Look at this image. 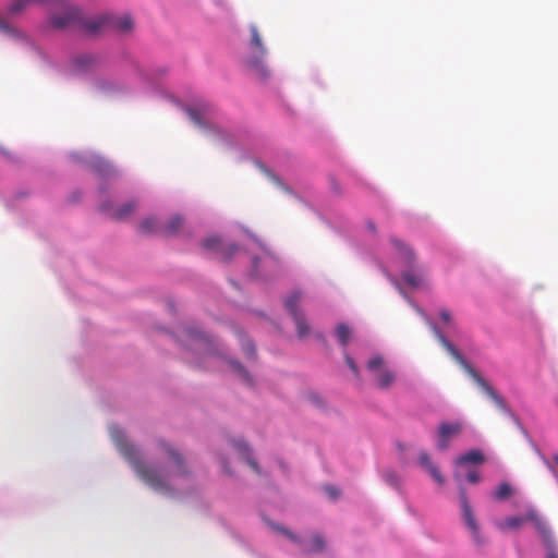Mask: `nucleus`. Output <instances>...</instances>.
<instances>
[{
    "mask_svg": "<svg viewBox=\"0 0 558 558\" xmlns=\"http://www.w3.org/2000/svg\"><path fill=\"white\" fill-rule=\"evenodd\" d=\"M110 436L120 453L129 461L136 475L156 492H167L169 486L167 480L169 473H161L159 470L148 466L141 459L140 450L130 442L123 430L118 426L110 427Z\"/></svg>",
    "mask_w": 558,
    "mask_h": 558,
    "instance_id": "nucleus-1",
    "label": "nucleus"
},
{
    "mask_svg": "<svg viewBox=\"0 0 558 558\" xmlns=\"http://www.w3.org/2000/svg\"><path fill=\"white\" fill-rule=\"evenodd\" d=\"M184 332L189 350H192L198 354L199 362L206 360H223L230 364L232 371L241 376V378L247 385L253 384L252 377L244 368V366L238 361L226 360L216 348L213 339H210L207 335L203 333L196 328H187Z\"/></svg>",
    "mask_w": 558,
    "mask_h": 558,
    "instance_id": "nucleus-2",
    "label": "nucleus"
},
{
    "mask_svg": "<svg viewBox=\"0 0 558 558\" xmlns=\"http://www.w3.org/2000/svg\"><path fill=\"white\" fill-rule=\"evenodd\" d=\"M390 243L403 258L407 267L409 268L402 272L403 281L411 288L424 287L426 283L425 272L423 268L413 267L416 260V255L413 250L408 244L395 236L390 238Z\"/></svg>",
    "mask_w": 558,
    "mask_h": 558,
    "instance_id": "nucleus-3",
    "label": "nucleus"
},
{
    "mask_svg": "<svg viewBox=\"0 0 558 558\" xmlns=\"http://www.w3.org/2000/svg\"><path fill=\"white\" fill-rule=\"evenodd\" d=\"M251 46L254 49V54L246 60L248 69L259 78H266L269 75L264 58L267 50L262 41L260 34L255 25H251Z\"/></svg>",
    "mask_w": 558,
    "mask_h": 558,
    "instance_id": "nucleus-4",
    "label": "nucleus"
},
{
    "mask_svg": "<svg viewBox=\"0 0 558 558\" xmlns=\"http://www.w3.org/2000/svg\"><path fill=\"white\" fill-rule=\"evenodd\" d=\"M367 369L374 374L377 386L381 389H387L395 383V373L386 366L384 359L379 355L369 359Z\"/></svg>",
    "mask_w": 558,
    "mask_h": 558,
    "instance_id": "nucleus-5",
    "label": "nucleus"
},
{
    "mask_svg": "<svg viewBox=\"0 0 558 558\" xmlns=\"http://www.w3.org/2000/svg\"><path fill=\"white\" fill-rule=\"evenodd\" d=\"M463 430V423L460 421L441 422L436 434V447L440 451L449 448L450 442L458 438Z\"/></svg>",
    "mask_w": 558,
    "mask_h": 558,
    "instance_id": "nucleus-6",
    "label": "nucleus"
},
{
    "mask_svg": "<svg viewBox=\"0 0 558 558\" xmlns=\"http://www.w3.org/2000/svg\"><path fill=\"white\" fill-rule=\"evenodd\" d=\"M61 4L64 10L62 13L53 14L50 17L51 26L58 29H63L65 27L78 24L81 22L80 9L74 5L65 3V0H63V3Z\"/></svg>",
    "mask_w": 558,
    "mask_h": 558,
    "instance_id": "nucleus-7",
    "label": "nucleus"
},
{
    "mask_svg": "<svg viewBox=\"0 0 558 558\" xmlns=\"http://www.w3.org/2000/svg\"><path fill=\"white\" fill-rule=\"evenodd\" d=\"M459 495H460V504L462 507V515H463L464 523L468 526V529L471 531L474 542L477 544H483L484 539L481 535L480 525L475 519V515H474L471 505L469 502L465 490L463 488H461Z\"/></svg>",
    "mask_w": 558,
    "mask_h": 558,
    "instance_id": "nucleus-8",
    "label": "nucleus"
},
{
    "mask_svg": "<svg viewBox=\"0 0 558 558\" xmlns=\"http://www.w3.org/2000/svg\"><path fill=\"white\" fill-rule=\"evenodd\" d=\"M433 329L442 347L465 369L473 380L475 381L476 378H480L481 375L465 361L457 348L438 330V328L434 326Z\"/></svg>",
    "mask_w": 558,
    "mask_h": 558,
    "instance_id": "nucleus-9",
    "label": "nucleus"
},
{
    "mask_svg": "<svg viewBox=\"0 0 558 558\" xmlns=\"http://www.w3.org/2000/svg\"><path fill=\"white\" fill-rule=\"evenodd\" d=\"M433 329L442 347L465 369L473 380L475 381L476 378H480L481 375L465 361L457 348L438 330V328L434 326Z\"/></svg>",
    "mask_w": 558,
    "mask_h": 558,
    "instance_id": "nucleus-10",
    "label": "nucleus"
},
{
    "mask_svg": "<svg viewBox=\"0 0 558 558\" xmlns=\"http://www.w3.org/2000/svg\"><path fill=\"white\" fill-rule=\"evenodd\" d=\"M433 329L442 347L465 369L473 380L475 381L476 378H480L481 375L465 361L457 348L438 330V328L434 326Z\"/></svg>",
    "mask_w": 558,
    "mask_h": 558,
    "instance_id": "nucleus-11",
    "label": "nucleus"
},
{
    "mask_svg": "<svg viewBox=\"0 0 558 558\" xmlns=\"http://www.w3.org/2000/svg\"><path fill=\"white\" fill-rule=\"evenodd\" d=\"M433 329L442 347L465 369L473 380L475 381L476 378H480L481 375L465 361L457 348L438 330V328L434 326Z\"/></svg>",
    "mask_w": 558,
    "mask_h": 558,
    "instance_id": "nucleus-12",
    "label": "nucleus"
},
{
    "mask_svg": "<svg viewBox=\"0 0 558 558\" xmlns=\"http://www.w3.org/2000/svg\"><path fill=\"white\" fill-rule=\"evenodd\" d=\"M136 208L135 202H129L120 206L118 209H113L110 204H102L100 206V210L105 213L108 217L116 220H123L128 218L131 214L134 213Z\"/></svg>",
    "mask_w": 558,
    "mask_h": 558,
    "instance_id": "nucleus-13",
    "label": "nucleus"
},
{
    "mask_svg": "<svg viewBox=\"0 0 558 558\" xmlns=\"http://www.w3.org/2000/svg\"><path fill=\"white\" fill-rule=\"evenodd\" d=\"M418 464L422 469H424L428 474L433 477V480L442 485L445 483V477L440 473L437 465L430 460L429 454L426 451H421L418 454Z\"/></svg>",
    "mask_w": 558,
    "mask_h": 558,
    "instance_id": "nucleus-14",
    "label": "nucleus"
},
{
    "mask_svg": "<svg viewBox=\"0 0 558 558\" xmlns=\"http://www.w3.org/2000/svg\"><path fill=\"white\" fill-rule=\"evenodd\" d=\"M97 64V58L93 54H80L72 60V71L75 74H82L90 71Z\"/></svg>",
    "mask_w": 558,
    "mask_h": 558,
    "instance_id": "nucleus-15",
    "label": "nucleus"
},
{
    "mask_svg": "<svg viewBox=\"0 0 558 558\" xmlns=\"http://www.w3.org/2000/svg\"><path fill=\"white\" fill-rule=\"evenodd\" d=\"M535 526L548 549L546 558H558V553L555 550L549 527L541 520H535Z\"/></svg>",
    "mask_w": 558,
    "mask_h": 558,
    "instance_id": "nucleus-16",
    "label": "nucleus"
},
{
    "mask_svg": "<svg viewBox=\"0 0 558 558\" xmlns=\"http://www.w3.org/2000/svg\"><path fill=\"white\" fill-rule=\"evenodd\" d=\"M203 246L207 250L221 252L223 260H227L235 251H238V246L235 244L230 245L227 248V252L223 253V244L218 236H210L203 242Z\"/></svg>",
    "mask_w": 558,
    "mask_h": 558,
    "instance_id": "nucleus-17",
    "label": "nucleus"
},
{
    "mask_svg": "<svg viewBox=\"0 0 558 558\" xmlns=\"http://www.w3.org/2000/svg\"><path fill=\"white\" fill-rule=\"evenodd\" d=\"M161 446L167 453L168 459L173 463L175 474L185 475L187 471L185 469L182 456L165 442H161Z\"/></svg>",
    "mask_w": 558,
    "mask_h": 558,
    "instance_id": "nucleus-18",
    "label": "nucleus"
},
{
    "mask_svg": "<svg viewBox=\"0 0 558 558\" xmlns=\"http://www.w3.org/2000/svg\"><path fill=\"white\" fill-rule=\"evenodd\" d=\"M475 383L483 389V391L494 401V403L504 412H508V405L505 400L495 392V390L488 385V383L481 376L476 378Z\"/></svg>",
    "mask_w": 558,
    "mask_h": 558,
    "instance_id": "nucleus-19",
    "label": "nucleus"
},
{
    "mask_svg": "<svg viewBox=\"0 0 558 558\" xmlns=\"http://www.w3.org/2000/svg\"><path fill=\"white\" fill-rule=\"evenodd\" d=\"M485 462V457L481 450L473 449L456 459L457 466H464L466 464L478 465Z\"/></svg>",
    "mask_w": 558,
    "mask_h": 558,
    "instance_id": "nucleus-20",
    "label": "nucleus"
},
{
    "mask_svg": "<svg viewBox=\"0 0 558 558\" xmlns=\"http://www.w3.org/2000/svg\"><path fill=\"white\" fill-rule=\"evenodd\" d=\"M78 24L82 25L87 33L96 34L104 29L107 24H109V16L104 15L86 21L81 17V22Z\"/></svg>",
    "mask_w": 558,
    "mask_h": 558,
    "instance_id": "nucleus-21",
    "label": "nucleus"
},
{
    "mask_svg": "<svg viewBox=\"0 0 558 558\" xmlns=\"http://www.w3.org/2000/svg\"><path fill=\"white\" fill-rule=\"evenodd\" d=\"M233 446L234 448L239 451V453L241 454V457L247 462V464L256 472V473H259V468H258V464L257 462L252 458L251 456V450L247 446V444L242 440V439H239V440H235L233 442Z\"/></svg>",
    "mask_w": 558,
    "mask_h": 558,
    "instance_id": "nucleus-22",
    "label": "nucleus"
},
{
    "mask_svg": "<svg viewBox=\"0 0 558 558\" xmlns=\"http://www.w3.org/2000/svg\"><path fill=\"white\" fill-rule=\"evenodd\" d=\"M183 226V218L179 215H175L170 218V220L161 226L160 234L163 236H173Z\"/></svg>",
    "mask_w": 558,
    "mask_h": 558,
    "instance_id": "nucleus-23",
    "label": "nucleus"
},
{
    "mask_svg": "<svg viewBox=\"0 0 558 558\" xmlns=\"http://www.w3.org/2000/svg\"><path fill=\"white\" fill-rule=\"evenodd\" d=\"M161 226L156 218L144 219L140 225V231L143 234H160Z\"/></svg>",
    "mask_w": 558,
    "mask_h": 558,
    "instance_id": "nucleus-24",
    "label": "nucleus"
},
{
    "mask_svg": "<svg viewBox=\"0 0 558 558\" xmlns=\"http://www.w3.org/2000/svg\"><path fill=\"white\" fill-rule=\"evenodd\" d=\"M326 542L322 535L315 534L307 545L303 546L304 553H320L325 549Z\"/></svg>",
    "mask_w": 558,
    "mask_h": 558,
    "instance_id": "nucleus-25",
    "label": "nucleus"
},
{
    "mask_svg": "<svg viewBox=\"0 0 558 558\" xmlns=\"http://www.w3.org/2000/svg\"><path fill=\"white\" fill-rule=\"evenodd\" d=\"M302 294L300 292H293L287 300H286V308L289 312L290 315L295 316L300 314L299 311V303L301 302Z\"/></svg>",
    "mask_w": 558,
    "mask_h": 558,
    "instance_id": "nucleus-26",
    "label": "nucleus"
},
{
    "mask_svg": "<svg viewBox=\"0 0 558 558\" xmlns=\"http://www.w3.org/2000/svg\"><path fill=\"white\" fill-rule=\"evenodd\" d=\"M293 319L295 323L299 338L303 339V338L307 337L310 335L311 329H310V326H308L303 313H300V314L293 316Z\"/></svg>",
    "mask_w": 558,
    "mask_h": 558,
    "instance_id": "nucleus-27",
    "label": "nucleus"
},
{
    "mask_svg": "<svg viewBox=\"0 0 558 558\" xmlns=\"http://www.w3.org/2000/svg\"><path fill=\"white\" fill-rule=\"evenodd\" d=\"M109 24H111L114 28L120 32H129L133 26V21L130 16H122L118 19H110Z\"/></svg>",
    "mask_w": 558,
    "mask_h": 558,
    "instance_id": "nucleus-28",
    "label": "nucleus"
},
{
    "mask_svg": "<svg viewBox=\"0 0 558 558\" xmlns=\"http://www.w3.org/2000/svg\"><path fill=\"white\" fill-rule=\"evenodd\" d=\"M524 521L525 519L523 517H509L502 522H499L497 526L501 531L515 530L520 527L524 523Z\"/></svg>",
    "mask_w": 558,
    "mask_h": 558,
    "instance_id": "nucleus-29",
    "label": "nucleus"
},
{
    "mask_svg": "<svg viewBox=\"0 0 558 558\" xmlns=\"http://www.w3.org/2000/svg\"><path fill=\"white\" fill-rule=\"evenodd\" d=\"M512 495V488L508 483H501L493 494L496 500H506Z\"/></svg>",
    "mask_w": 558,
    "mask_h": 558,
    "instance_id": "nucleus-30",
    "label": "nucleus"
},
{
    "mask_svg": "<svg viewBox=\"0 0 558 558\" xmlns=\"http://www.w3.org/2000/svg\"><path fill=\"white\" fill-rule=\"evenodd\" d=\"M336 336L342 345H347L351 336V330L345 324H339L336 327Z\"/></svg>",
    "mask_w": 558,
    "mask_h": 558,
    "instance_id": "nucleus-31",
    "label": "nucleus"
},
{
    "mask_svg": "<svg viewBox=\"0 0 558 558\" xmlns=\"http://www.w3.org/2000/svg\"><path fill=\"white\" fill-rule=\"evenodd\" d=\"M28 2H31V0H14L9 10L11 13H19L25 9Z\"/></svg>",
    "mask_w": 558,
    "mask_h": 558,
    "instance_id": "nucleus-32",
    "label": "nucleus"
},
{
    "mask_svg": "<svg viewBox=\"0 0 558 558\" xmlns=\"http://www.w3.org/2000/svg\"><path fill=\"white\" fill-rule=\"evenodd\" d=\"M242 350L248 357H254L255 348L254 344L248 339H243L242 341Z\"/></svg>",
    "mask_w": 558,
    "mask_h": 558,
    "instance_id": "nucleus-33",
    "label": "nucleus"
},
{
    "mask_svg": "<svg viewBox=\"0 0 558 558\" xmlns=\"http://www.w3.org/2000/svg\"><path fill=\"white\" fill-rule=\"evenodd\" d=\"M187 112V116L190 117V119L196 124V125H202V118L199 116V113L197 112L196 109L194 108H189L186 110Z\"/></svg>",
    "mask_w": 558,
    "mask_h": 558,
    "instance_id": "nucleus-34",
    "label": "nucleus"
},
{
    "mask_svg": "<svg viewBox=\"0 0 558 558\" xmlns=\"http://www.w3.org/2000/svg\"><path fill=\"white\" fill-rule=\"evenodd\" d=\"M344 360H345L347 365H348V366L350 367V369L354 373V375H355L356 377H359V375H360V371H359L357 365H356V364H355V362L353 361V359H352L350 355L345 354V355H344Z\"/></svg>",
    "mask_w": 558,
    "mask_h": 558,
    "instance_id": "nucleus-35",
    "label": "nucleus"
},
{
    "mask_svg": "<svg viewBox=\"0 0 558 558\" xmlns=\"http://www.w3.org/2000/svg\"><path fill=\"white\" fill-rule=\"evenodd\" d=\"M466 480L471 484H477L481 481V475L475 470H470L466 474Z\"/></svg>",
    "mask_w": 558,
    "mask_h": 558,
    "instance_id": "nucleus-36",
    "label": "nucleus"
},
{
    "mask_svg": "<svg viewBox=\"0 0 558 558\" xmlns=\"http://www.w3.org/2000/svg\"><path fill=\"white\" fill-rule=\"evenodd\" d=\"M278 530H279L283 535H286L288 538H290L292 542L298 543V544H301V539H300L296 535H294L293 533H291L290 531H288L287 529L278 527Z\"/></svg>",
    "mask_w": 558,
    "mask_h": 558,
    "instance_id": "nucleus-37",
    "label": "nucleus"
},
{
    "mask_svg": "<svg viewBox=\"0 0 558 558\" xmlns=\"http://www.w3.org/2000/svg\"><path fill=\"white\" fill-rule=\"evenodd\" d=\"M0 31L7 34H15L16 31L11 27L5 21L0 19Z\"/></svg>",
    "mask_w": 558,
    "mask_h": 558,
    "instance_id": "nucleus-38",
    "label": "nucleus"
},
{
    "mask_svg": "<svg viewBox=\"0 0 558 558\" xmlns=\"http://www.w3.org/2000/svg\"><path fill=\"white\" fill-rule=\"evenodd\" d=\"M439 317L445 324H450L451 322V314L448 310L441 308L439 311Z\"/></svg>",
    "mask_w": 558,
    "mask_h": 558,
    "instance_id": "nucleus-39",
    "label": "nucleus"
},
{
    "mask_svg": "<svg viewBox=\"0 0 558 558\" xmlns=\"http://www.w3.org/2000/svg\"><path fill=\"white\" fill-rule=\"evenodd\" d=\"M325 490L332 499L339 496V490L335 486H326Z\"/></svg>",
    "mask_w": 558,
    "mask_h": 558,
    "instance_id": "nucleus-40",
    "label": "nucleus"
},
{
    "mask_svg": "<svg viewBox=\"0 0 558 558\" xmlns=\"http://www.w3.org/2000/svg\"><path fill=\"white\" fill-rule=\"evenodd\" d=\"M541 457H542L544 463L550 468V464H549L548 460L544 456H542V454H541Z\"/></svg>",
    "mask_w": 558,
    "mask_h": 558,
    "instance_id": "nucleus-41",
    "label": "nucleus"
},
{
    "mask_svg": "<svg viewBox=\"0 0 558 558\" xmlns=\"http://www.w3.org/2000/svg\"><path fill=\"white\" fill-rule=\"evenodd\" d=\"M553 459H554V462L558 465V454H555V456L553 457Z\"/></svg>",
    "mask_w": 558,
    "mask_h": 558,
    "instance_id": "nucleus-42",
    "label": "nucleus"
},
{
    "mask_svg": "<svg viewBox=\"0 0 558 558\" xmlns=\"http://www.w3.org/2000/svg\"><path fill=\"white\" fill-rule=\"evenodd\" d=\"M454 478H456V480H459V478H460V473H459V472H456V473H454Z\"/></svg>",
    "mask_w": 558,
    "mask_h": 558,
    "instance_id": "nucleus-43",
    "label": "nucleus"
},
{
    "mask_svg": "<svg viewBox=\"0 0 558 558\" xmlns=\"http://www.w3.org/2000/svg\"><path fill=\"white\" fill-rule=\"evenodd\" d=\"M369 228H371L372 230H375V226H374V223H369Z\"/></svg>",
    "mask_w": 558,
    "mask_h": 558,
    "instance_id": "nucleus-44",
    "label": "nucleus"
}]
</instances>
